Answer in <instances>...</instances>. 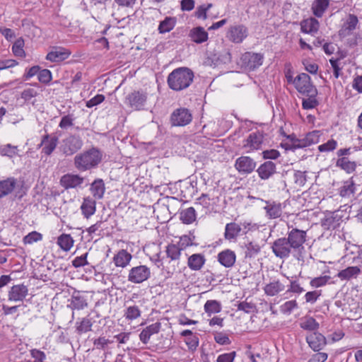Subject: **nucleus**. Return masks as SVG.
I'll return each mask as SVG.
<instances>
[{
    "instance_id": "53",
    "label": "nucleus",
    "mask_w": 362,
    "mask_h": 362,
    "mask_svg": "<svg viewBox=\"0 0 362 362\" xmlns=\"http://www.w3.org/2000/svg\"><path fill=\"white\" fill-rule=\"evenodd\" d=\"M322 133L320 130H314L310 132L305 134L306 139L308 141V144L312 145L317 144L320 141V136Z\"/></svg>"
},
{
    "instance_id": "9",
    "label": "nucleus",
    "mask_w": 362,
    "mask_h": 362,
    "mask_svg": "<svg viewBox=\"0 0 362 362\" xmlns=\"http://www.w3.org/2000/svg\"><path fill=\"white\" fill-rule=\"evenodd\" d=\"M264 55L262 53L252 52H245L240 58L242 65L249 71H254L263 63Z\"/></svg>"
},
{
    "instance_id": "40",
    "label": "nucleus",
    "mask_w": 362,
    "mask_h": 362,
    "mask_svg": "<svg viewBox=\"0 0 362 362\" xmlns=\"http://www.w3.org/2000/svg\"><path fill=\"white\" fill-rule=\"evenodd\" d=\"M175 18L172 17H166L163 21L160 22L158 25V31L160 33H165L172 30L175 25Z\"/></svg>"
},
{
    "instance_id": "23",
    "label": "nucleus",
    "mask_w": 362,
    "mask_h": 362,
    "mask_svg": "<svg viewBox=\"0 0 362 362\" xmlns=\"http://www.w3.org/2000/svg\"><path fill=\"white\" fill-rule=\"evenodd\" d=\"M217 259L221 265L226 268H230L235 263L236 255L233 250L226 249L218 254Z\"/></svg>"
},
{
    "instance_id": "6",
    "label": "nucleus",
    "mask_w": 362,
    "mask_h": 362,
    "mask_svg": "<svg viewBox=\"0 0 362 362\" xmlns=\"http://www.w3.org/2000/svg\"><path fill=\"white\" fill-rule=\"evenodd\" d=\"M151 269L146 265H139L129 270L127 279L132 284H141L151 277Z\"/></svg>"
},
{
    "instance_id": "11",
    "label": "nucleus",
    "mask_w": 362,
    "mask_h": 362,
    "mask_svg": "<svg viewBox=\"0 0 362 362\" xmlns=\"http://www.w3.org/2000/svg\"><path fill=\"white\" fill-rule=\"evenodd\" d=\"M247 36L248 29L242 24L230 26L226 33V37L228 40L235 44L243 42Z\"/></svg>"
},
{
    "instance_id": "22",
    "label": "nucleus",
    "mask_w": 362,
    "mask_h": 362,
    "mask_svg": "<svg viewBox=\"0 0 362 362\" xmlns=\"http://www.w3.org/2000/svg\"><path fill=\"white\" fill-rule=\"evenodd\" d=\"M71 52L64 47H54L49 52L46 56V59L52 62H60L69 58Z\"/></svg>"
},
{
    "instance_id": "27",
    "label": "nucleus",
    "mask_w": 362,
    "mask_h": 362,
    "mask_svg": "<svg viewBox=\"0 0 362 362\" xmlns=\"http://www.w3.org/2000/svg\"><path fill=\"white\" fill-rule=\"evenodd\" d=\"M81 213L86 218H89L96 211V202L90 197L83 198L81 206Z\"/></svg>"
},
{
    "instance_id": "2",
    "label": "nucleus",
    "mask_w": 362,
    "mask_h": 362,
    "mask_svg": "<svg viewBox=\"0 0 362 362\" xmlns=\"http://www.w3.org/2000/svg\"><path fill=\"white\" fill-rule=\"evenodd\" d=\"M194 77V72L189 68L180 67L169 74L167 83L170 89L180 91L192 84Z\"/></svg>"
},
{
    "instance_id": "12",
    "label": "nucleus",
    "mask_w": 362,
    "mask_h": 362,
    "mask_svg": "<svg viewBox=\"0 0 362 362\" xmlns=\"http://www.w3.org/2000/svg\"><path fill=\"white\" fill-rule=\"evenodd\" d=\"M343 211H334L326 214L322 219L321 225L325 230H334L340 227L343 222Z\"/></svg>"
},
{
    "instance_id": "1",
    "label": "nucleus",
    "mask_w": 362,
    "mask_h": 362,
    "mask_svg": "<svg viewBox=\"0 0 362 362\" xmlns=\"http://www.w3.org/2000/svg\"><path fill=\"white\" fill-rule=\"evenodd\" d=\"M287 238L276 239L272 245V250L276 257L288 258L291 254L294 257L300 256L304 250L307 240V230H300L288 226Z\"/></svg>"
},
{
    "instance_id": "18",
    "label": "nucleus",
    "mask_w": 362,
    "mask_h": 362,
    "mask_svg": "<svg viewBox=\"0 0 362 362\" xmlns=\"http://www.w3.org/2000/svg\"><path fill=\"white\" fill-rule=\"evenodd\" d=\"M257 173L261 180H269L276 173V165L271 160L265 161L258 167Z\"/></svg>"
},
{
    "instance_id": "55",
    "label": "nucleus",
    "mask_w": 362,
    "mask_h": 362,
    "mask_svg": "<svg viewBox=\"0 0 362 362\" xmlns=\"http://www.w3.org/2000/svg\"><path fill=\"white\" fill-rule=\"evenodd\" d=\"M337 146V142L334 139H329L326 143L318 146L320 152H329L334 151Z\"/></svg>"
},
{
    "instance_id": "19",
    "label": "nucleus",
    "mask_w": 362,
    "mask_h": 362,
    "mask_svg": "<svg viewBox=\"0 0 362 362\" xmlns=\"http://www.w3.org/2000/svg\"><path fill=\"white\" fill-rule=\"evenodd\" d=\"M358 23V19L354 14H349L343 23L341 29L339 31V35L341 37H346L351 35L352 32L356 28Z\"/></svg>"
},
{
    "instance_id": "31",
    "label": "nucleus",
    "mask_w": 362,
    "mask_h": 362,
    "mask_svg": "<svg viewBox=\"0 0 362 362\" xmlns=\"http://www.w3.org/2000/svg\"><path fill=\"white\" fill-rule=\"evenodd\" d=\"M90 190L95 199H101L105 192L104 181L100 178L95 180L90 185Z\"/></svg>"
},
{
    "instance_id": "54",
    "label": "nucleus",
    "mask_w": 362,
    "mask_h": 362,
    "mask_svg": "<svg viewBox=\"0 0 362 362\" xmlns=\"http://www.w3.org/2000/svg\"><path fill=\"white\" fill-rule=\"evenodd\" d=\"M113 341L106 339L105 337H100L93 340V345L95 349L105 350L108 344H112Z\"/></svg>"
},
{
    "instance_id": "61",
    "label": "nucleus",
    "mask_w": 362,
    "mask_h": 362,
    "mask_svg": "<svg viewBox=\"0 0 362 362\" xmlns=\"http://www.w3.org/2000/svg\"><path fill=\"white\" fill-rule=\"evenodd\" d=\"M176 245L181 249V250H183L186 247L193 245L192 239L189 235H182L180 238V240Z\"/></svg>"
},
{
    "instance_id": "29",
    "label": "nucleus",
    "mask_w": 362,
    "mask_h": 362,
    "mask_svg": "<svg viewBox=\"0 0 362 362\" xmlns=\"http://www.w3.org/2000/svg\"><path fill=\"white\" fill-rule=\"evenodd\" d=\"M241 230L242 228L238 223L235 222L227 223L225 227L224 238L228 240H235L240 235Z\"/></svg>"
},
{
    "instance_id": "8",
    "label": "nucleus",
    "mask_w": 362,
    "mask_h": 362,
    "mask_svg": "<svg viewBox=\"0 0 362 362\" xmlns=\"http://www.w3.org/2000/svg\"><path fill=\"white\" fill-rule=\"evenodd\" d=\"M297 90L303 95L313 94L317 91V88L311 83L310 77L305 73L298 74L293 81Z\"/></svg>"
},
{
    "instance_id": "14",
    "label": "nucleus",
    "mask_w": 362,
    "mask_h": 362,
    "mask_svg": "<svg viewBox=\"0 0 362 362\" xmlns=\"http://www.w3.org/2000/svg\"><path fill=\"white\" fill-rule=\"evenodd\" d=\"M84 178L78 174L66 173L59 180L60 185L65 189L81 187Z\"/></svg>"
},
{
    "instance_id": "15",
    "label": "nucleus",
    "mask_w": 362,
    "mask_h": 362,
    "mask_svg": "<svg viewBox=\"0 0 362 362\" xmlns=\"http://www.w3.org/2000/svg\"><path fill=\"white\" fill-rule=\"evenodd\" d=\"M256 162L249 156H240L236 159L235 163V169L241 174H250L256 168Z\"/></svg>"
},
{
    "instance_id": "17",
    "label": "nucleus",
    "mask_w": 362,
    "mask_h": 362,
    "mask_svg": "<svg viewBox=\"0 0 362 362\" xmlns=\"http://www.w3.org/2000/svg\"><path fill=\"white\" fill-rule=\"evenodd\" d=\"M264 141V133L257 131L249 134L243 141V147L250 150H259L261 148Z\"/></svg>"
},
{
    "instance_id": "5",
    "label": "nucleus",
    "mask_w": 362,
    "mask_h": 362,
    "mask_svg": "<svg viewBox=\"0 0 362 362\" xmlns=\"http://www.w3.org/2000/svg\"><path fill=\"white\" fill-rule=\"evenodd\" d=\"M83 146V141L76 134H69L62 141L60 151L66 156H71L79 151Z\"/></svg>"
},
{
    "instance_id": "36",
    "label": "nucleus",
    "mask_w": 362,
    "mask_h": 362,
    "mask_svg": "<svg viewBox=\"0 0 362 362\" xmlns=\"http://www.w3.org/2000/svg\"><path fill=\"white\" fill-rule=\"evenodd\" d=\"M356 190L355 182L352 178L344 182L339 188V194L342 197H349L354 194Z\"/></svg>"
},
{
    "instance_id": "7",
    "label": "nucleus",
    "mask_w": 362,
    "mask_h": 362,
    "mask_svg": "<svg viewBox=\"0 0 362 362\" xmlns=\"http://www.w3.org/2000/svg\"><path fill=\"white\" fill-rule=\"evenodd\" d=\"M147 100V93L144 90H134L125 98V103L134 110L144 109Z\"/></svg>"
},
{
    "instance_id": "21",
    "label": "nucleus",
    "mask_w": 362,
    "mask_h": 362,
    "mask_svg": "<svg viewBox=\"0 0 362 362\" xmlns=\"http://www.w3.org/2000/svg\"><path fill=\"white\" fill-rule=\"evenodd\" d=\"M310 347L315 351L321 350L326 345V338L319 332H313L306 337Z\"/></svg>"
},
{
    "instance_id": "33",
    "label": "nucleus",
    "mask_w": 362,
    "mask_h": 362,
    "mask_svg": "<svg viewBox=\"0 0 362 362\" xmlns=\"http://www.w3.org/2000/svg\"><path fill=\"white\" fill-rule=\"evenodd\" d=\"M284 289L285 286L279 280L270 282L264 288V293L269 296H274Z\"/></svg>"
},
{
    "instance_id": "48",
    "label": "nucleus",
    "mask_w": 362,
    "mask_h": 362,
    "mask_svg": "<svg viewBox=\"0 0 362 362\" xmlns=\"http://www.w3.org/2000/svg\"><path fill=\"white\" fill-rule=\"evenodd\" d=\"M141 310L137 305H132L127 308L124 316L128 320H134L141 316Z\"/></svg>"
},
{
    "instance_id": "20",
    "label": "nucleus",
    "mask_w": 362,
    "mask_h": 362,
    "mask_svg": "<svg viewBox=\"0 0 362 362\" xmlns=\"http://www.w3.org/2000/svg\"><path fill=\"white\" fill-rule=\"evenodd\" d=\"M28 293V288L24 284L13 286L8 291V298L11 301H23Z\"/></svg>"
},
{
    "instance_id": "34",
    "label": "nucleus",
    "mask_w": 362,
    "mask_h": 362,
    "mask_svg": "<svg viewBox=\"0 0 362 362\" xmlns=\"http://www.w3.org/2000/svg\"><path fill=\"white\" fill-rule=\"evenodd\" d=\"M329 4V0H315L312 4L313 14L317 18H321L328 8Z\"/></svg>"
},
{
    "instance_id": "30",
    "label": "nucleus",
    "mask_w": 362,
    "mask_h": 362,
    "mask_svg": "<svg viewBox=\"0 0 362 362\" xmlns=\"http://www.w3.org/2000/svg\"><path fill=\"white\" fill-rule=\"evenodd\" d=\"M206 259L202 254H193L188 257L187 265L191 270H200L205 264Z\"/></svg>"
},
{
    "instance_id": "50",
    "label": "nucleus",
    "mask_w": 362,
    "mask_h": 362,
    "mask_svg": "<svg viewBox=\"0 0 362 362\" xmlns=\"http://www.w3.org/2000/svg\"><path fill=\"white\" fill-rule=\"evenodd\" d=\"M42 239V235L37 231L29 233L23 238L24 244H33V243L40 241Z\"/></svg>"
},
{
    "instance_id": "35",
    "label": "nucleus",
    "mask_w": 362,
    "mask_h": 362,
    "mask_svg": "<svg viewBox=\"0 0 362 362\" xmlns=\"http://www.w3.org/2000/svg\"><path fill=\"white\" fill-rule=\"evenodd\" d=\"M336 166L344 170L347 173H352L356 170V163L349 160L346 157H342L337 160Z\"/></svg>"
},
{
    "instance_id": "47",
    "label": "nucleus",
    "mask_w": 362,
    "mask_h": 362,
    "mask_svg": "<svg viewBox=\"0 0 362 362\" xmlns=\"http://www.w3.org/2000/svg\"><path fill=\"white\" fill-rule=\"evenodd\" d=\"M25 42L23 37L18 38L12 46V51L16 57H25V52L23 49Z\"/></svg>"
},
{
    "instance_id": "56",
    "label": "nucleus",
    "mask_w": 362,
    "mask_h": 362,
    "mask_svg": "<svg viewBox=\"0 0 362 362\" xmlns=\"http://www.w3.org/2000/svg\"><path fill=\"white\" fill-rule=\"evenodd\" d=\"M74 117L71 114L64 115L62 117L61 121L59 124V127L61 129H66L67 128L74 125Z\"/></svg>"
},
{
    "instance_id": "37",
    "label": "nucleus",
    "mask_w": 362,
    "mask_h": 362,
    "mask_svg": "<svg viewBox=\"0 0 362 362\" xmlns=\"http://www.w3.org/2000/svg\"><path fill=\"white\" fill-rule=\"evenodd\" d=\"M74 240L69 234L63 233L57 238L58 245L64 251L67 252L73 247Z\"/></svg>"
},
{
    "instance_id": "57",
    "label": "nucleus",
    "mask_w": 362,
    "mask_h": 362,
    "mask_svg": "<svg viewBox=\"0 0 362 362\" xmlns=\"http://www.w3.org/2000/svg\"><path fill=\"white\" fill-rule=\"evenodd\" d=\"M330 279L329 276H321L313 279L310 284L312 287L319 288L327 284V281Z\"/></svg>"
},
{
    "instance_id": "32",
    "label": "nucleus",
    "mask_w": 362,
    "mask_h": 362,
    "mask_svg": "<svg viewBox=\"0 0 362 362\" xmlns=\"http://www.w3.org/2000/svg\"><path fill=\"white\" fill-rule=\"evenodd\" d=\"M301 31L304 33H317L319 29V22L314 18L303 20L300 23Z\"/></svg>"
},
{
    "instance_id": "59",
    "label": "nucleus",
    "mask_w": 362,
    "mask_h": 362,
    "mask_svg": "<svg viewBox=\"0 0 362 362\" xmlns=\"http://www.w3.org/2000/svg\"><path fill=\"white\" fill-rule=\"evenodd\" d=\"M305 173V171L300 170H297L294 173V182L297 185L300 187L305 185L307 181Z\"/></svg>"
},
{
    "instance_id": "25",
    "label": "nucleus",
    "mask_w": 362,
    "mask_h": 362,
    "mask_svg": "<svg viewBox=\"0 0 362 362\" xmlns=\"http://www.w3.org/2000/svg\"><path fill=\"white\" fill-rule=\"evenodd\" d=\"M71 310H83L88 307V302L86 298L78 291L73 293L70 304L68 305Z\"/></svg>"
},
{
    "instance_id": "10",
    "label": "nucleus",
    "mask_w": 362,
    "mask_h": 362,
    "mask_svg": "<svg viewBox=\"0 0 362 362\" xmlns=\"http://www.w3.org/2000/svg\"><path fill=\"white\" fill-rule=\"evenodd\" d=\"M192 119L189 110L185 107L175 110L170 115V123L173 127H184L189 124Z\"/></svg>"
},
{
    "instance_id": "52",
    "label": "nucleus",
    "mask_w": 362,
    "mask_h": 362,
    "mask_svg": "<svg viewBox=\"0 0 362 362\" xmlns=\"http://www.w3.org/2000/svg\"><path fill=\"white\" fill-rule=\"evenodd\" d=\"M37 78L40 83L47 84L52 81V74L49 69H40L37 75Z\"/></svg>"
},
{
    "instance_id": "49",
    "label": "nucleus",
    "mask_w": 362,
    "mask_h": 362,
    "mask_svg": "<svg viewBox=\"0 0 362 362\" xmlns=\"http://www.w3.org/2000/svg\"><path fill=\"white\" fill-rule=\"evenodd\" d=\"M245 248V257H254L260 252V246L259 244L253 242H250L246 244Z\"/></svg>"
},
{
    "instance_id": "62",
    "label": "nucleus",
    "mask_w": 362,
    "mask_h": 362,
    "mask_svg": "<svg viewBox=\"0 0 362 362\" xmlns=\"http://www.w3.org/2000/svg\"><path fill=\"white\" fill-rule=\"evenodd\" d=\"M320 296L321 291H308L305 295V301L306 303L313 304L317 301V300Z\"/></svg>"
},
{
    "instance_id": "43",
    "label": "nucleus",
    "mask_w": 362,
    "mask_h": 362,
    "mask_svg": "<svg viewBox=\"0 0 362 362\" xmlns=\"http://www.w3.org/2000/svg\"><path fill=\"white\" fill-rule=\"evenodd\" d=\"M204 310L209 315L218 313L221 310V305L216 300H209L204 304Z\"/></svg>"
},
{
    "instance_id": "26",
    "label": "nucleus",
    "mask_w": 362,
    "mask_h": 362,
    "mask_svg": "<svg viewBox=\"0 0 362 362\" xmlns=\"http://www.w3.org/2000/svg\"><path fill=\"white\" fill-rule=\"evenodd\" d=\"M161 324L158 322L151 324L144 328L139 334L141 341L146 344L148 343L151 337L160 332Z\"/></svg>"
},
{
    "instance_id": "60",
    "label": "nucleus",
    "mask_w": 362,
    "mask_h": 362,
    "mask_svg": "<svg viewBox=\"0 0 362 362\" xmlns=\"http://www.w3.org/2000/svg\"><path fill=\"white\" fill-rule=\"evenodd\" d=\"M87 256H88V252H86L79 257H76L72 261L73 267H74L75 268H78V267H81L88 265V262L87 261Z\"/></svg>"
},
{
    "instance_id": "16",
    "label": "nucleus",
    "mask_w": 362,
    "mask_h": 362,
    "mask_svg": "<svg viewBox=\"0 0 362 362\" xmlns=\"http://www.w3.org/2000/svg\"><path fill=\"white\" fill-rule=\"evenodd\" d=\"M264 203L263 206L264 210L266 213V216L269 219H275L279 218L282 214V204L274 200H263Z\"/></svg>"
},
{
    "instance_id": "51",
    "label": "nucleus",
    "mask_w": 362,
    "mask_h": 362,
    "mask_svg": "<svg viewBox=\"0 0 362 362\" xmlns=\"http://www.w3.org/2000/svg\"><path fill=\"white\" fill-rule=\"evenodd\" d=\"M298 308V303L296 300L286 301L280 306V310L284 314L289 315L293 309Z\"/></svg>"
},
{
    "instance_id": "42",
    "label": "nucleus",
    "mask_w": 362,
    "mask_h": 362,
    "mask_svg": "<svg viewBox=\"0 0 362 362\" xmlns=\"http://www.w3.org/2000/svg\"><path fill=\"white\" fill-rule=\"evenodd\" d=\"M93 326L92 320L88 317H83L80 322H76V331L78 333H86L91 331Z\"/></svg>"
},
{
    "instance_id": "44",
    "label": "nucleus",
    "mask_w": 362,
    "mask_h": 362,
    "mask_svg": "<svg viewBox=\"0 0 362 362\" xmlns=\"http://www.w3.org/2000/svg\"><path fill=\"white\" fill-rule=\"evenodd\" d=\"M317 95V90L313 94H305V95L308 96V98L303 100V108L305 110H310L316 107L319 104L318 101L316 100Z\"/></svg>"
},
{
    "instance_id": "46",
    "label": "nucleus",
    "mask_w": 362,
    "mask_h": 362,
    "mask_svg": "<svg viewBox=\"0 0 362 362\" xmlns=\"http://www.w3.org/2000/svg\"><path fill=\"white\" fill-rule=\"evenodd\" d=\"M0 155L1 156H6L10 158H12L18 155V146H13L10 144L1 146Z\"/></svg>"
},
{
    "instance_id": "13",
    "label": "nucleus",
    "mask_w": 362,
    "mask_h": 362,
    "mask_svg": "<svg viewBox=\"0 0 362 362\" xmlns=\"http://www.w3.org/2000/svg\"><path fill=\"white\" fill-rule=\"evenodd\" d=\"M58 141L59 139L56 135L46 133L42 136L41 141L37 145V148L42 147V153L50 156L56 149Z\"/></svg>"
},
{
    "instance_id": "41",
    "label": "nucleus",
    "mask_w": 362,
    "mask_h": 362,
    "mask_svg": "<svg viewBox=\"0 0 362 362\" xmlns=\"http://www.w3.org/2000/svg\"><path fill=\"white\" fill-rule=\"evenodd\" d=\"M300 326L305 330L315 331L319 328V323L313 317L306 316L302 320Z\"/></svg>"
},
{
    "instance_id": "3",
    "label": "nucleus",
    "mask_w": 362,
    "mask_h": 362,
    "mask_svg": "<svg viewBox=\"0 0 362 362\" xmlns=\"http://www.w3.org/2000/svg\"><path fill=\"white\" fill-rule=\"evenodd\" d=\"M102 158V152L98 148L93 147L74 157V167L79 171L89 170L96 168Z\"/></svg>"
},
{
    "instance_id": "4",
    "label": "nucleus",
    "mask_w": 362,
    "mask_h": 362,
    "mask_svg": "<svg viewBox=\"0 0 362 362\" xmlns=\"http://www.w3.org/2000/svg\"><path fill=\"white\" fill-rule=\"evenodd\" d=\"M23 184L20 186L16 178L13 177H8L0 181V199L4 198L12 193H15L14 197L21 199L25 192L22 191Z\"/></svg>"
},
{
    "instance_id": "64",
    "label": "nucleus",
    "mask_w": 362,
    "mask_h": 362,
    "mask_svg": "<svg viewBox=\"0 0 362 362\" xmlns=\"http://www.w3.org/2000/svg\"><path fill=\"white\" fill-rule=\"evenodd\" d=\"M235 355H236L235 351L223 354L218 356L216 361L217 362H233Z\"/></svg>"
},
{
    "instance_id": "24",
    "label": "nucleus",
    "mask_w": 362,
    "mask_h": 362,
    "mask_svg": "<svg viewBox=\"0 0 362 362\" xmlns=\"http://www.w3.org/2000/svg\"><path fill=\"white\" fill-rule=\"evenodd\" d=\"M188 36L192 42L197 44H202L207 41L209 38L208 33L201 26L192 28Z\"/></svg>"
},
{
    "instance_id": "38",
    "label": "nucleus",
    "mask_w": 362,
    "mask_h": 362,
    "mask_svg": "<svg viewBox=\"0 0 362 362\" xmlns=\"http://www.w3.org/2000/svg\"><path fill=\"white\" fill-rule=\"evenodd\" d=\"M180 219L185 224L192 223L196 220V211L193 207L182 210L180 214Z\"/></svg>"
},
{
    "instance_id": "58",
    "label": "nucleus",
    "mask_w": 362,
    "mask_h": 362,
    "mask_svg": "<svg viewBox=\"0 0 362 362\" xmlns=\"http://www.w3.org/2000/svg\"><path fill=\"white\" fill-rule=\"evenodd\" d=\"M238 310H242L246 313H250L255 310L256 306L252 303H248L247 301L240 302L237 305Z\"/></svg>"
},
{
    "instance_id": "28",
    "label": "nucleus",
    "mask_w": 362,
    "mask_h": 362,
    "mask_svg": "<svg viewBox=\"0 0 362 362\" xmlns=\"http://www.w3.org/2000/svg\"><path fill=\"white\" fill-rule=\"evenodd\" d=\"M132 255L125 250H120L113 257V262L116 267H127L131 259Z\"/></svg>"
},
{
    "instance_id": "63",
    "label": "nucleus",
    "mask_w": 362,
    "mask_h": 362,
    "mask_svg": "<svg viewBox=\"0 0 362 362\" xmlns=\"http://www.w3.org/2000/svg\"><path fill=\"white\" fill-rule=\"evenodd\" d=\"M31 356L35 358V362H43L46 359V354L37 349L30 350Z\"/></svg>"
},
{
    "instance_id": "39",
    "label": "nucleus",
    "mask_w": 362,
    "mask_h": 362,
    "mask_svg": "<svg viewBox=\"0 0 362 362\" xmlns=\"http://www.w3.org/2000/svg\"><path fill=\"white\" fill-rule=\"evenodd\" d=\"M361 272L358 267H349L338 273V277L341 280H349L352 277L356 276Z\"/></svg>"
},
{
    "instance_id": "45",
    "label": "nucleus",
    "mask_w": 362,
    "mask_h": 362,
    "mask_svg": "<svg viewBox=\"0 0 362 362\" xmlns=\"http://www.w3.org/2000/svg\"><path fill=\"white\" fill-rule=\"evenodd\" d=\"M181 249L176 244H170L166 247V255L172 261H177L181 255Z\"/></svg>"
}]
</instances>
